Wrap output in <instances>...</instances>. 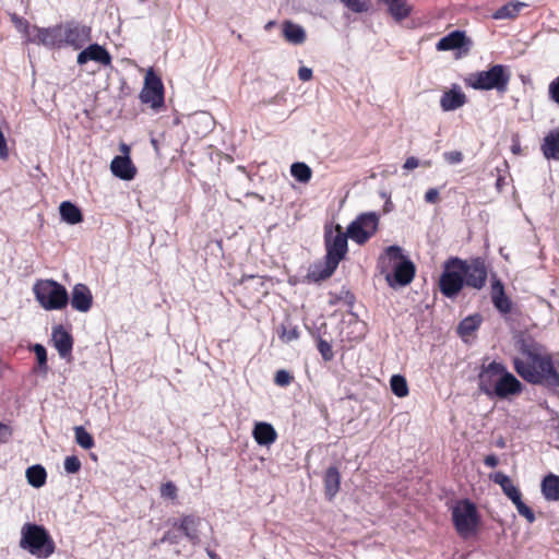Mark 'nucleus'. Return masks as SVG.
<instances>
[{
  "label": "nucleus",
  "instance_id": "3c124183",
  "mask_svg": "<svg viewBox=\"0 0 559 559\" xmlns=\"http://www.w3.org/2000/svg\"><path fill=\"white\" fill-rule=\"evenodd\" d=\"M12 427L0 421V444L9 442L12 438Z\"/></svg>",
  "mask_w": 559,
  "mask_h": 559
},
{
  "label": "nucleus",
  "instance_id": "f257e3e1",
  "mask_svg": "<svg viewBox=\"0 0 559 559\" xmlns=\"http://www.w3.org/2000/svg\"><path fill=\"white\" fill-rule=\"evenodd\" d=\"M520 353L522 357L513 359V367L522 379L547 388L559 386V372L542 345L532 340H522Z\"/></svg>",
  "mask_w": 559,
  "mask_h": 559
},
{
  "label": "nucleus",
  "instance_id": "9d476101",
  "mask_svg": "<svg viewBox=\"0 0 559 559\" xmlns=\"http://www.w3.org/2000/svg\"><path fill=\"white\" fill-rule=\"evenodd\" d=\"M487 271L481 262L467 264L456 258V294L461 290L464 283L476 289H480L486 282Z\"/></svg>",
  "mask_w": 559,
  "mask_h": 559
},
{
  "label": "nucleus",
  "instance_id": "6e6552de",
  "mask_svg": "<svg viewBox=\"0 0 559 559\" xmlns=\"http://www.w3.org/2000/svg\"><path fill=\"white\" fill-rule=\"evenodd\" d=\"M510 72L507 67L502 64H495L487 71H479L471 74L466 79L468 86L475 90H497L498 92H506L510 81Z\"/></svg>",
  "mask_w": 559,
  "mask_h": 559
},
{
  "label": "nucleus",
  "instance_id": "13d9d810",
  "mask_svg": "<svg viewBox=\"0 0 559 559\" xmlns=\"http://www.w3.org/2000/svg\"><path fill=\"white\" fill-rule=\"evenodd\" d=\"M465 103H466L465 94L456 90V108L463 106Z\"/></svg>",
  "mask_w": 559,
  "mask_h": 559
},
{
  "label": "nucleus",
  "instance_id": "f3484780",
  "mask_svg": "<svg viewBox=\"0 0 559 559\" xmlns=\"http://www.w3.org/2000/svg\"><path fill=\"white\" fill-rule=\"evenodd\" d=\"M71 306L74 310L80 312H87L93 306V295L91 289L85 284H76L72 288L71 299L69 298Z\"/></svg>",
  "mask_w": 559,
  "mask_h": 559
},
{
  "label": "nucleus",
  "instance_id": "bf43d9fd",
  "mask_svg": "<svg viewBox=\"0 0 559 559\" xmlns=\"http://www.w3.org/2000/svg\"><path fill=\"white\" fill-rule=\"evenodd\" d=\"M205 551L211 559H221L219 556L216 554V551L211 546H207L205 548Z\"/></svg>",
  "mask_w": 559,
  "mask_h": 559
},
{
  "label": "nucleus",
  "instance_id": "4c0bfd02",
  "mask_svg": "<svg viewBox=\"0 0 559 559\" xmlns=\"http://www.w3.org/2000/svg\"><path fill=\"white\" fill-rule=\"evenodd\" d=\"M512 502L515 504L518 512L524 516L528 523H533L535 521V514L533 510L522 501V496Z\"/></svg>",
  "mask_w": 559,
  "mask_h": 559
},
{
  "label": "nucleus",
  "instance_id": "69168bd1",
  "mask_svg": "<svg viewBox=\"0 0 559 559\" xmlns=\"http://www.w3.org/2000/svg\"><path fill=\"white\" fill-rule=\"evenodd\" d=\"M447 157L448 159H454V153H448Z\"/></svg>",
  "mask_w": 559,
  "mask_h": 559
},
{
  "label": "nucleus",
  "instance_id": "423d86ee",
  "mask_svg": "<svg viewBox=\"0 0 559 559\" xmlns=\"http://www.w3.org/2000/svg\"><path fill=\"white\" fill-rule=\"evenodd\" d=\"M36 300L45 310H62L69 304V294L55 280H39L34 285Z\"/></svg>",
  "mask_w": 559,
  "mask_h": 559
},
{
  "label": "nucleus",
  "instance_id": "412c9836",
  "mask_svg": "<svg viewBox=\"0 0 559 559\" xmlns=\"http://www.w3.org/2000/svg\"><path fill=\"white\" fill-rule=\"evenodd\" d=\"M483 318L479 313L468 316L460 322L456 333L464 342L468 343L476 337V332Z\"/></svg>",
  "mask_w": 559,
  "mask_h": 559
},
{
  "label": "nucleus",
  "instance_id": "de8ad7c7",
  "mask_svg": "<svg viewBox=\"0 0 559 559\" xmlns=\"http://www.w3.org/2000/svg\"><path fill=\"white\" fill-rule=\"evenodd\" d=\"M180 533L181 532L178 530V527H174V530H169L163 535L160 542L176 545L180 540Z\"/></svg>",
  "mask_w": 559,
  "mask_h": 559
},
{
  "label": "nucleus",
  "instance_id": "c9c22d12",
  "mask_svg": "<svg viewBox=\"0 0 559 559\" xmlns=\"http://www.w3.org/2000/svg\"><path fill=\"white\" fill-rule=\"evenodd\" d=\"M74 436L76 443L85 450H90L95 445L93 436L83 426L74 427Z\"/></svg>",
  "mask_w": 559,
  "mask_h": 559
},
{
  "label": "nucleus",
  "instance_id": "6e6d98bb",
  "mask_svg": "<svg viewBox=\"0 0 559 559\" xmlns=\"http://www.w3.org/2000/svg\"><path fill=\"white\" fill-rule=\"evenodd\" d=\"M425 200L428 203H437L439 201V192L437 189L431 188L425 193Z\"/></svg>",
  "mask_w": 559,
  "mask_h": 559
},
{
  "label": "nucleus",
  "instance_id": "a878e982",
  "mask_svg": "<svg viewBox=\"0 0 559 559\" xmlns=\"http://www.w3.org/2000/svg\"><path fill=\"white\" fill-rule=\"evenodd\" d=\"M490 479L501 487L503 493L511 501H515L518 500V498L522 496L520 489L512 483L511 478L504 473L497 472L495 474H491Z\"/></svg>",
  "mask_w": 559,
  "mask_h": 559
},
{
  "label": "nucleus",
  "instance_id": "4be33fe9",
  "mask_svg": "<svg viewBox=\"0 0 559 559\" xmlns=\"http://www.w3.org/2000/svg\"><path fill=\"white\" fill-rule=\"evenodd\" d=\"M252 436L259 445H270L277 439V432L274 427L265 421L255 423Z\"/></svg>",
  "mask_w": 559,
  "mask_h": 559
},
{
  "label": "nucleus",
  "instance_id": "473e14b6",
  "mask_svg": "<svg viewBox=\"0 0 559 559\" xmlns=\"http://www.w3.org/2000/svg\"><path fill=\"white\" fill-rule=\"evenodd\" d=\"M26 478L33 487L39 488L46 483V469L41 465H33L26 469Z\"/></svg>",
  "mask_w": 559,
  "mask_h": 559
},
{
  "label": "nucleus",
  "instance_id": "c85d7f7f",
  "mask_svg": "<svg viewBox=\"0 0 559 559\" xmlns=\"http://www.w3.org/2000/svg\"><path fill=\"white\" fill-rule=\"evenodd\" d=\"M542 151L546 158L559 159V129L545 136Z\"/></svg>",
  "mask_w": 559,
  "mask_h": 559
},
{
  "label": "nucleus",
  "instance_id": "2f4dec72",
  "mask_svg": "<svg viewBox=\"0 0 559 559\" xmlns=\"http://www.w3.org/2000/svg\"><path fill=\"white\" fill-rule=\"evenodd\" d=\"M526 4L524 2L520 1H512L504 5H502L500 9H498L493 14L492 17L496 20H506V19H514L520 13L521 9L524 8Z\"/></svg>",
  "mask_w": 559,
  "mask_h": 559
},
{
  "label": "nucleus",
  "instance_id": "79ce46f5",
  "mask_svg": "<svg viewBox=\"0 0 559 559\" xmlns=\"http://www.w3.org/2000/svg\"><path fill=\"white\" fill-rule=\"evenodd\" d=\"M294 381V377L286 370H277L274 377V382L278 386H288Z\"/></svg>",
  "mask_w": 559,
  "mask_h": 559
},
{
  "label": "nucleus",
  "instance_id": "8fccbe9b",
  "mask_svg": "<svg viewBox=\"0 0 559 559\" xmlns=\"http://www.w3.org/2000/svg\"><path fill=\"white\" fill-rule=\"evenodd\" d=\"M420 165L424 167H430V162L425 160V162L420 163V160L417 157L411 156V157L406 158V160L403 165V168L406 170H413Z\"/></svg>",
  "mask_w": 559,
  "mask_h": 559
},
{
  "label": "nucleus",
  "instance_id": "b1692460",
  "mask_svg": "<svg viewBox=\"0 0 559 559\" xmlns=\"http://www.w3.org/2000/svg\"><path fill=\"white\" fill-rule=\"evenodd\" d=\"M441 293L447 297L454 296V257H450L444 263V272L439 282Z\"/></svg>",
  "mask_w": 559,
  "mask_h": 559
},
{
  "label": "nucleus",
  "instance_id": "0eeeda50",
  "mask_svg": "<svg viewBox=\"0 0 559 559\" xmlns=\"http://www.w3.org/2000/svg\"><path fill=\"white\" fill-rule=\"evenodd\" d=\"M493 382V392L499 397H507L511 394L520 393L522 390L521 382L510 372L503 365L492 361L487 369L480 374L481 388H485L487 379L496 378Z\"/></svg>",
  "mask_w": 559,
  "mask_h": 559
},
{
  "label": "nucleus",
  "instance_id": "1a4fd4ad",
  "mask_svg": "<svg viewBox=\"0 0 559 559\" xmlns=\"http://www.w3.org/2000/svg\"><path fill=\"white\" fill-rule=\"evenodd\" d=\"M380 216L376 212H365L347 226L349 238L357 245L367 243L379 229Z\"/></svg>",
  "mask_w": 559,
  "mask_h": 559
},
{
  "label": "nucleus",
  "instance_id": "a211bd4d",
  "mask_svg": "<svg viewBox=\"0 0 559 559\" xmlns=\"http://www.w3.org/2000/svg\"><path fill=\"white\" fill-rule=\"evenodd\" d=\"M490 296L491 301L498 311L503 314H507L511 311L512 302L506 295L502 282L496 275H493L491 280Z\"/></svg>",
  "mask_w": 559,
  "mask_h": 559
},
{
  "label": "nucleus",
  "instance_id": "603ef678",
  "mask_svg": "<svg viewBox=\"0 0 559 559\" xmlns=\"http://www.w3.org/2000/svg\"><path fill=\"white\" fill-rule=\"evenodd\" d=\"M549 95L559 105V76L549 84Z\"/></svg>",
  "mask_w": 559,
  "mask_h": 559
},
{
  "label": "nucleus",
  "instance_id": "2eb2a0df",
  "mask_svg": "<svg viewBox=\"0 0 559 559\" xmlns=\"http://www.w3.org/2000/svg\"><path fill=\"white\" fill-rule=\"evenodd\" d=\"M201 518L195 514L182 515L178 521H175L173 526L178 530L195 546L200 544L199 527L201 525Z\"/></svg>",
  "mask_w": 559,
  "mask_h": 559
},
{
  "label": "nucleus",
  "instance_id": "0e129e2a",
  "mask_svg": "<svg viewBox=\"0 0 559 559\" xmlns=\"http://www.w3.org/2000/svg\"><path fill=\"white\" fill-rule=\"evenodd\" d=\"M461 157H462L461 153L456 152V157H455L456 163L461 162Z\"/></svg>",
  "mask_w": 559,
  "mask_h": 559
},
{
  "label": "nucleus",
  "instance_id": "ea45409f",
  "mask_svg": "<svg viewBox=\"0 0 559 559\" xmlns=\"http://www.w3.org/2000/svg\"><path fill=\"white\" fill-rule=\"evenodd\" d=\"M345 7H347L350 11L355 13H362L368 11L369 5L367 1L364 0H341Z\"/></svg>",
  "mask_w": 559,
  "mask_h": 559
},
{
  "label": "nucleus",
  "instance_id": "20e7f679",
  "mask_svg": "<svg viewBox=\"0 0 559 559\" xmlns=\"http://www.w3.org/2000/svg\"><path fill=\"white\" fill-rule=\"evenodd\" d=\"M384 259L392 266V272L385 274V281L392 288L404 287L412 283L415 277V264L404 255L402 248L390 246L384 251Z\"/></svg>",
  "mask_w": 559,
  "mask_h": 559
},
{
  "label": "nucleus",
  "instance_id": "39448f33",
  "mask_svg": "<svg viewBox=\"0 0 559 559\" xmlns=\"http://www.w3.org/2000/svg\"><path fill=\"white\" fill-rule=\"evenodd\" d=\"M481 516L469 500L456 501V534L465 540H476L481 532Z\"/></svg>",
  "mask_w": 559,
  "mask_h": 559
},
{
  "label": "nucleus",
  "instance_id": "c756f323",
  "mask_svg": "<svg viewBox=\"0 0 559 559\" xmlns=\"http://www.w3.org/2000/svg\"><path fill=\"white\" fill-rule=\"evenodd\" d=\"M10 20L17 32H20L24 37L26 43L37 44V40H33L35 37V33L33 28L37 27L36 25L32 26L28 21L16 13L10 14Z\"/></svg>",
  "mask_w": 559,
  "mask_h": 559
},
{
  "label": "nucleus",
  "instance_id": "e433bc0d",
  "mask_svg": "<svg viewBox=\"0 0 559 559\" xmlns=\"http://www.w3.org/2000/svg\"><path fill=\"white\" fill-rule=\"evenodd\" d=\"M390 385L392 392L399 397H404L408 394V385L406 379L401 374L392 376Z\"/></svg>",
  "mask_w": 559,
  "mask_h": 559
},
{
  "label": "nucleus",
  "instance_id": "052dcab7",
  "mask_svg": "<svg viewBox=\"0 0 559 559\" xmlns=\"http://www.w3.org/2000/svg\"><path fill=\"white\" fill-rule=\"evenodd\" d=\"M511 150H512V152H513L514 154H520V152H521V146H520L519 141H514V143L512 144Z\"/></svg>",
  "mask_w": 559,
  "mask_h": 559
},
{
  "label": "nucleus",
  "instance_id": "5fc2aeb1",
  "mask_svg": "<svg viewBox=\"0 0 559 559\" xmlns=\"http://www.w3.org/2000/svg\"><path fill=\"white\" fill-rule=\"evenodd\" d=\"M298 78L302 82H308L312 79V70L307 67H301L298 70Z\"/></svg>",
  "mask_w": 559,
  "mask_h": 559
},
{
  "label": "nucleus",
  "instance_id": "f704fd0d",
  "mask_svg": "<svg viewBox=\"0 0 559 559\" xmlns=\"http://www.w3.org/2000/svg\"><path fill=\"white\" fill-rule=\"evenodd\" d=\"M290 174L297 181L307 183L311 179L312 170L307 164L297 162L290 166Z\"/></svg>",
  "mask_w": 559,
  "mask_h": 559
},
{
  "label": "nucleus",
  "instance_id": "6ab92c4d",
  "mask_svg": "<svg viewBox=\"0 0 559 559\" xmlns=\"http://www.w3.org/2000/svg\"><path fill=\"white\" fill-rule=\"evenodd\" d=\"M51 341L62 358L71 355L73 337L62 325H57L52 329Z\"/></svg>",
  "mask_w": 559,
  "mask_h": 559
},
{
  "label": "nucleus",
  "instance_id": "dca6fc26",
  "mask_svg": "<svg viewBox=\"0 0 559 559\" xmlns=\"http://www.w3.org/2000/svg\"><path fill=\"white\" fill-rule=\"evenodd\" d=\"M90 60L98 62L99 64L106 67L111 64L112 59L105 47L98 44H91L88 47L84 48L79 52L76 62L78 64L82 66Z\"/></svg>",
  "mask_w": 559,
  "mask_h": 559
},
{
  "label": "nucleus",
  "instance_id": "58836bf2",
  "mask_svg": "<svg viewBox=\"0 0 559 559\" xmlns=\"http://www.w3.org/2000/svg\"><path fill=\"white\" fill-rule=\"evenodd\" d=\"M299 337V331L297 326H284L282 325V331L280 333V338L284 343H290Z\"/></svg>",
  "mask_w": 559,
  "mask_h": 559
},
{
  "label": "nucleus",
  "instance_id": "a18cd8bd",
  "mask_svg": "<svg viewBox=\"0 0 559 559\" xmlns=\"http://www.w3.org/2000/svg\"><path fill=\"white\" fill-rule=\"evenodd\" d=\"M81 461L75 455L67 456L64 460V469L70 474H75L81 469Z\"/></svg>",
  "mask_w": 559,
  "mask_h": 559
},
{
  "label": "nucleus",
  "instance_id": "e2e57ef3",
  "mask_svg": "<svg viewBox=\"0 0 559 559\" xmlns=\"http://www.w3.org/2000/svg\"><path fill=\"white\" fill-rule=\"evenodd\" d=\"M122 151L128 154L129 153V147L126 145V144H122Z\"/></svg>",
  "mask_w": 559,
  "mask_h": 559
},
{
  "label": "nucleus",
  "instance_id": "ddd939ff",
  "mask_svg": "<svg viewBox=\"0 0 559 559\" xmlns=\"http://www.w3.org/2000/svg\"><path fill=\"white\" fill-rule=\"evenodd\" d=\"M239 294L247 304L259 302L266 294L263 277L255 275L243 277L239 285Z\"/></svg>",
  "mask_w": 559,
  "mask_h": 559
},
{
  "label": "nucleus",
  "instance_id": "4d7b16f0",
  "mask_svg": "<svg viewBox=\"0 0 559 559\" xmlns=\"http://www.w3.org/2000/svg\"><path fill=\"white\" fill-rule=\"evenodd\" d=\"M484 463L489 467H496L499 463L498 457L493 454L487 455Z\"/></svg>",
  "mask_w": 559,
  "mask_h": 559
},
{
  "label": "nucleus",
  "instance_id": "09e8293b",
  "mask_svg": "<svg viewBox=\"0 0 559 559\" xmlns=\"http://www.w3.org/2000/svg\"><path fill=\"white\" fill-rule=\"evenodd\" d=\"M441 107L443 110L454 109V88L447 91L441 98Z\"/></svg>",
  "mask_w": 559,
  "mask_h": 559
},
{
  "label": "nucleus",
  "instance_id": "49530a36",
  "mask_svg": "<svg viewBox=\"0 0 559 559\" xmlns=\"http://www.w3.org/2000/svg\"><path fill=\"white\" fill-rule=\"evenodd\" d=\"M438 50H453L454 49V31L450 32L447 36L441 38L437 44Z\"/></svg>",
  "mask_w": 559,
  "mask_h": 559
},
{
  "label": "nucleus",
  "instance_id": "c03bdc74",
  "mask_svg": "<svg viewBox=\"0 0 559 559\" xmlns=\"http://www.w3.org/2000/svg\"><path fill=\"white\" fill-rule=\"evenodd\" d=\"M160 496L170 500H175L178 496V489L173 481H167L160 486Z\"/></svg>",
  "mask_w": 559,
  "mask_h": 559
},
{
  "label": "nucleus",
  "instance_id": "a19ab883",
  "mask_svg": "<svg viewBox=\"0 0 559 559\" xmlns=\"http://www.w3.org/2000/svg\"><path fill=\"white\" fill-rule=\"evenodd\" d=\"M317 347H318V350L321 354L322 358L325 361H330L333 359L334 353L332 349V345L328 341H325L323 338H319Z\"/></svg>",
  "mask_w": 559,
  "mask_h": 559
},
{
  "label": "nucleus",
  "instance_id": "37998d69",
  "mask_svg": "<svg viewBox=\"0 0 559 559\" xmlns=\"http://www.w3.org/2000/svg\"><path fill=\"white\" fill-rule=\"evenodd\" d=\"M35 355H36V358H37V361H38V365H39V368L41 370H47V350L46 348L40 345V344H36L33 348Z\"/></svg>",
  "mask_w": 559,
  "mask_h": 559
},
{
  "label": "nucleus",
  "instance_id": "4468645a",
  "mask_svg": "<svg viewBox=\"0 0 559 559\" xmlns=\"http://www.w3.org/2000/svg\"><path fill=\"white\" fill-rule=\"evenodd\" d=\"M67 29L69 33V47H72L74 50L84 48L92 40V27L82 22L68 21Z\"/></svg>",
  "mask_w": 559,
  "mask_h": 559
},
{
  "label": "nucleus",
  "instance_id": "5701e85b",
  "mask_svg": "<svg viewBox=\"0 0 559 559\" xmlns=\"http://www.w3.org/2000/svg\"><path fill=\"white\" fill-rule=\"evenodd\" d=\"M324 495L332 501L341 488V473L336 466H330L323 476Z\"/></svg>",
  "mask_w": 559,
  "mask_h": 559
},
{
  "label": "nucleus",
  "instance_id": "bb28decb",
  "mask_svg": "<svg viewBox=\"0 0 559 559\" xmlns=\"http://www.w3.org/2000/svg\"><path fill=\"white\" fill-rule=\"evenodd\" d=\"M284 38L294 45L302 44L306 40L305 29L290 21H285L283 24Z\"/></svg>",
  "mask_w": 559,
  "mask_h": 559
},
{
  "label": "nucleus",
  "instance_id": "680f3d73",
  "mask_svg": "<svg viewBox=\"0 0 559 559\" xmlns=\"http://www.w3.org/2000/svg\"><path fill=\"white\" fill-rule=\"evenodd\" d=\"M449 511L451 512L452 521H454V506L449 504Z\"/></svg>",
  "mask_w": 559,
  "mask_h": 559
},
{
  "label": "nucleus",
  "instance_id": "7ed1b4c3",
  "mask_svg": "<svg viewBox=\"0 0 559 559\" xmlns=\"http://www.w3.org/2000/svg\"><path fill=\"white\" fill-rule=\"evenodd\" d=\"M20 547L40 559L50 557L56 549L49 532L44 526L34 523H25L22 526Z\"/></svg>",
  "mask_w": 559,
  "mask_h": 559
},
{
  "label": "nucleus",
  "instance_id": "cd10ccee",
  "mask_svg": "<svg viewBox=\"0 0 559 559\" xmlns=\"http://www.w3.org/2000/svg\"><path fill=\"white\" fill-rule=\"evenodd\" d=\"M542 492L546 500L558 501L559 500V476L555 474H548L542 480Z\"/></svg>",
  "mask_w": 559,
  "mask_h": 559
},
{
  "label": "nucleus",
  "instance_id": "9b49d317",
  "mask_svg": "<svg viewBox=\"0 0 559 559\" xmlns=\"http://www.w3.org/2000/svg\"><path fill=\"white\" fill-rule=\"evenodd\" d=\"M38 45L49 48L69 47V33L67 29V22L60 23L50 27H35L33 28Z\"/></svg>",
  "mask_w": 559,
  "mask_h": 559
},
{
  "label": "nucleus",
  "instance_id": "f03ea898",
  "mask_svg": "<svg viewBox=\"0 0 559 559\" xmlns=\"http://www.w3.org/2000/svg\"><path fill=\"white\" fill-rule=\"evenodd\" d=\"M349 235L344 231L340 224L324 226V247L325 258L323 265H316L310 271L309 277L316 282L323 281L332 276L340 262L345 259L348 252Z\"/></svg>",
  "mask_w": 559,
  "mask_h": 559
},
{
  "label": "nucleus",
  "instance_id": "7c9ffc66",
  "mask_svg": "<svg viewBox=\"0 0 559 559\" xmlns=\"http://www.w3.org/2000/svg\"><path fill=\"white\" fill-rule=\"evenodd\" d=\"M59 211L61 218L68 224L74 225L83 221V214L81 210L70 201L62 202L60 204Z\"/></svg>",
  "mask_w": 559,
  "mask_h": 559
},
{
  "label": "nucleus",
  "instance_id": "393cba45",
  "mask_svg": "<svg viewBox=\"0 0 559 559\" xmlns=\"http://www.w3.org/2000/svg\"><path fill=\"white\" fill-rule=\"evenodd\" d=\"M379 1L386 5L388 12L396 22H402L403 20L407 19L413 11V8L411 4H408L407 0H379Z\"/></svg>",
  "mask_w": 559,
  "mask_h": 559
},
{
  "label": "nucleus",
  "instance_id": "864d4df0",
  "mask_svg": "<svg viewBox=\"0 0 559 559\" xmlns=\"http://www.w3.org/2000/svg\"><path fill=\"white\" fill-rule=\"evenodd\" d=\"M8 156H9V151H8V146H7V140H5L3 132L0 130V158L7 159Z\"/></svg>",
  "mask_w": 559,
  "mask_h": 559
},
{
  "label": "nucleus",
  "instance_id": "f8f14e48",
  "mask_svg": "<svg viewBox=\"0 0 559 559\" xmlns=\"http://www.w3.org/2000/svg\"><path fill=\"white\" fill-rule=\"evenodd\" d=\"M140 99L143 104L150 105L155 110L164 105V85L160 78L153 70H148L145 74Z\"/></svg>",
  "mask_w": 559,
  "mask_h": 559
},
{
  "label": "nucleus",
  "instance_id": "aec40b11",
  "mask_svg": "<svg viewBox=\"0 0 559 559\" xmlns=\"http://www.w3.org/2000/svg\"><path fill=\"white\" fill-rule=\"evenodd\" d=\"M110 170L122 180H132L136 175V168L128 155L114 157L110 163Z\"/></svg>",
  "mask_w": 559,
  "mask_h": 559
},
{
  "label": "nucleus",
  "instance_id": "72a5a7b5",
  "mask_svg": "<svg viewBox=\"0 0 559 559\" xmlns=\"http://www.w3.org/2000/svg\"><path fill=\"white\" fill-rule=\"evenodd\" d=\"M473 46V38L466 32L456 29V59L467 56Z\"/></svg>",
  "mask_w": 559,
  "mask_h": 559
}]
</instances>
